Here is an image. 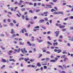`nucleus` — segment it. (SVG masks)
Here are the masks:
<instances>
[{"mask_svg": "<svg viewBox=\"0 0 73 73\" xmlns=\"http://www.w3.org/2000/svg\"><path fill=\"white\" fill-rule=\"evenodd\" d=\"M21 50V49L20 48H19L18 50H17L16 49H14L15 52H13V53H14V54H16V53L17 52V53H19L20 52V51Z\"/></svg>", "mask_w": 73, "mask_h": 73, "instance_id": "nucleus-1", "label": "nucleus"}, {"mask_svg": "<svg viewBox=\"0 0 73 73\" xmlns=\"http://www.w3.org/2000/svg\"><path fill=\"white\" fill-rule=\"evenodd\" d=\"M54 51L55 52H57V53H60L62 52V51H61V50L58 49L57 50V49H56L54 50Z\"/></svg>", "mask_w": 73, "mask_h": 73, "instance_id": "nucleus-2", "label": "nucleus"}, {"mask_svg": "<svg viewBox=\"0 0 73 73\" xmlns=\"http://www.w3.org/2000/svg\"><path fill=\"white\" fill-rule=\"evenodd\" d=\"M59 33H60V31H56L55 32V33L56 34L55 35L56 37V38L58 36V35H59Z\"/></svg>", "mask_w": 73, "mask_h": 73, "instance_id": "nucleus-3", "label": "nucleus"}, {"mask_svg": "<svg viewBox=\"0 0 73 73\" xmlns=\"http://www.w3.org/2000/svg\"><path fill=\"white\" fill-rule=\"evenodd\" d=\"M12 52H13V51L12 50H10L7 53L9 55H11V53H12Z\"/></svg>", "mask_w": 73, "mask_h": 73, "instance_id": "nucleus-4", "label": "nucleus"}, {"mask_svg": "<svg viewBox=\"0 0 73 73\" xmlns=\"http://www.w3.org/2000/svg\"><path fill=\"white\" fill-rule=\"evenodd\" d=\"M53 46H57L58 45V43L57 42H54L53 43Z\"/></svg>", "mask_w": 73, "mask_h": 73, "instance_id": "nucleus-5", "label": "nucleus"}, {"mask_svg": "<svg viewBox=\"0 0 73 73\" xmlns=\"http://www.w3.org/2000/svg\"><path fill=\"white\" fill-rule=\"evenodd\" d=\"M29 60V59L28 58H25L24 59V61H25L26 62H27Z\"/></svg>", "mask_w": 73, "mask_h": 73, "instance_id": "nucleus-6", "label": "nucleus"}, {"mask_svg": "<svg viewBox=\"0 0 73 73\" xmlns=\"http://www.w3.org/2000/svg\"><path fill=\"white\" fill-rule=\"evenodd\" d=\"M44 21H45L44 19H42L40 21L39 23H44Z\"/></svg>", "mask_w": 73, "mask_h": 73, "instance_id": "nucleus-7", "label": "nucleus"}, {"mask_svg": "<svg viewBox=\"0 0 73 73\" xmlns=\"http://www.w3.org/2000/svg\"><path fill=\"white\" fill-rule=\"evenodd\" d=\"M27 44H29V46H32V44L31 43V42H30L29 41H28L27 42Z\"/></svg>", "mask_w": 73, "mask_h": 73, "instance_id": "nucleus-8", "label": "nucleus"}, {"mask_svg": "<svg viewBox=\"0 0 73 73\" xmlns=\"http://www.w3.org/2000/svg\"><path fill=\"white\" fill-rule=\"evenodd\" d=\"M68 60H69V59L68 58H65L64 60V62H65L66 61H68Z\"/></svg>", "mask_w": 73, "mask_h": 73, "instance_id": "nucleus-9", "label": "nucleus"}, {"mask_svg": "<svg viewBox=\"0 0 73 73\" xmlns=\"http://www.w3.org/2000/svg\"><path fill=\"white\" fill-rule=\"evenodd\" d=\"M46 7H48L49 8H52V5H46Z\"/></svg>", "mask_w": 73, "mask_h": 73, "instance_id": "nucleus-10", "label": "nucleus"}, {"mask_svg": "<svg viewBox=\"0 0 73 73\" xmlns=\"http://www.w3.org/2000/svg\"><path fill=\"white\" fill-rule=\"evenodd\" d=\"M1 61L2 62H6V60L4 58L2 59Z\"/></svg>", "mask_w": 73, "mask_h": 73, "instance_id": "nucleus-11", "label": "nucleus"}, {"mask_svg": "<svg viewBox=\"0 0 73 73\" xmlns=\"http://www.w3.org/2000/svg\"><path fill=\"white\" fill-rule=\"evenodd\" d=\"M11 34H14L15 33V32H14V30L13 29H11Z\"/></svg>", "mask_w": 73, "mask_h": 73, "instance_id": "nucleus-12", "label": "nucleus"}, {"mask_svg": "<svg viewBox=\"0 0 73 73\" xmlns=\"http://www.w3.org/2000/svg\"><path fill=\"white\" fill-rule=\"evenodd\" d=\"M37 66H39V67H40V66H41V65L40 64V63L39 62H38L37 63Z\"/></svg>", "mask_w": 73, "mask_h": 73, "instance_id": "nucleus-13", "label": "nucleus"}, {"mask_svg": "<svg viewBox=\"0 0 73 73\" xmlns=\"http://www.w3.org/2000/svg\"><path fill=\"white\" fill-rule=\"evenodd\" d=\"M50 61L51 62H56V60H50Z\"/></svg>", "mask_w": 73, "mask_h": 73, "instance_id": "nucleus-14", "label": "nucleus"}, {"mask_svg": "<svg viewBox=\"0 0 73 73\" xmlns=\"http://www.w3.org/2000/svg\"><path fill=\"white\" fill-rule=\"evenodd\" d=\"M56 26H57V27H58V26H59V27H60V25H61L60 24H58L56 23Z\"/></svg>", "mask_w": 73, "mask_h": 73, "instance_id": "nucleus-15", "label": "nucleus"}, {"mask_svg": "<svg viewBox=\"0 0 73 73\" xmlns=\"http://www.w3.org/2000/svg\"><path fill=\"white\" fill-rule=\"evenodd\" d=\"M61 25L60 26V27H59L60 28H65V26L63 25L61 26Z\"/></svg>", "mask_w": 73, "mask_h": 73, "instance_id": "nucleus-16", "label": "nucleus"}, {"mask_svg": "<svg viewBox=\"0 0 73 73\" xmlns=\"http://www.w3.org/2000/svg\"><path fill=\"white\" fill-rule=\"evenodd\" d=\"M23 50L24 52H25V53H27L28 52H27V51L25 49V48H23Z\"/></svg>", "mask_w": 73, "mask_h": 73, "instance_id": "nucleus-17", "label": "nucleus"}, {"mask_svg": "<svg viewBox=\"0 0 73 73\" xmlns=\"http://www.w3.org/2000/svg\"><path fill=\"white\" fill-rule=\"evenodd\" d=\"M56 11L53 9L51 10V12H53L54 11L56 12Z\"/></svg>", "mask_w": 73, "mask_h": 73, "instance_id": "nucleus-18", "label": "nucleus"}, {"mask_svg": "<svg viewBox=\"0 0 73 73\" xmlns=\"http://www.w3.org/2000/svg\"><path fill=\"white\" fill-rule=\"evenodd\" d=\"M5 67V65H3L1 68V69H3Z\"/></svg>", "mask_w": 73, "mask_h": 73, "instance_id": "nucleus-19", "label": "nucleus"}, {"mask_svg": "<svg viewBox=\"0 0 73 73\" xmlns=\"http://www.w3.org/2000/svg\"><path fill=\"white\" fill-rule=\"evenodd\" d=\"M47 44H49V45H52V43L48 41L47 42Z\"/></svg>", "mask_w": 73, "mask_h": 73, "instance_id": "nucleus-20", "label": "nucleus"}, {"mask_svg": "<svg viewBox=\"0 0 73 73\" xmlns=\"http://www.w3.org/2000/svg\"><path fill=\"white\" fill-rule=\"evenodd\" d=\"M65 56H66V55H63L61 57V58H65Z\"/></svg>", "mask_w": 73, "mask_h": 73, "instance_id": "nucleus-21", "label": "nucleus"}, {"mask_svg": "<svg viewBox=\"0 0 73 73\" xmlns=\"http://www.w3.org/2000/svg\"><path fill=\"white\" fill-rule=\"evenodd\" d=\"M42 54H40V55L38 57V58H40L41 57H42Z\"/></svg>", "mask_w": 73, "mask_h": 73, "instance_id": "nucleus-22", "label": "nucleus"}, {"mask_svg": "<svg viewBox=\"0 0 73 73\" xmlns=\"http://www.w3.org/2000/svg\"><path fill=\"white\" fill-rule=\"evenodd\" d=\"M24 42L23 43H22V42H19V44L21 45H24Z\"/></svg>", "mask_w": 73, "mask_h": 73, "instance_id": "nucleus-23", "label": "nucleus"}, {"mask_svg": "<svg viewBox=\"0 0 73 73\" xmlns=\"http://www.w3.org/2000/svg\"><path fill=\"white\" fill-rule=\"evenodd\" d=\"M48 12L47 11L44 12L43 13V15H45V14H48Z\"/></svg>", "mask_w": 73, "mask_h": 73, "instance_id": "nucleus-24", "label": "nucleus"}, {"mask_svg": "<svg viewBox=\"0 0 73 73\" xmlns=\"http://www.w3.org/2000/svg\"><path fill=\"white\" fill-rule=\"evenodd\" d=\"M69 40L71 41H73V38H71L69 39Z\"/></svg>", "mask_w": 73, "mask_h": 73, "instance_id": "nucleus-25", "label": "nucleus"}, {"mask_svg": "<svg viewBox=\"0 0 73 73\" xmlns=\"http://www.w3.org/2000/svg\"><path fill=\"white\" fill-rule=\"evenodd\" d=\"M16 41H19V38H15L14 39Z\"/></svg>", "mask_w": 73, "mask_h": 73, "instance_id": "nucleus-26", "label": "nucleus"}, {"mask_svg": "<svg viewBox=\"0 0 73 73\" xmlns=\"http://www.w3.org/2000/svg\"><path fill=\"white\" fill-rule=\"evenodd\" d=\"M24 59V58L22 57L19 59V61H21V60H23Z\"/></svg>", "mask_w": 73, "mask_h": 73, "instance_id": "nucleus-27", "label": "nucleus"}, {"mask_svg": "<svg viewBox=\"0 0 73 73\" xmlns=\"http://www.w3.org/2000/svg\"><path fill=\"white\" fill-rule=\"evenodd\" d=\"M58 14H62V15L63 14V12H59L58 13Z\"/></svg>", "mask_w": 73, "mask_h": 73, "instance_id": "nucleus-28", "label": "nucleus"}, {"mask_svg": "<svg viewBox=\"0 0 73 73\" xmlns=\"http://www.w3.org/2000/svg\"><path fill=\"white\" fill-rule=\"evenodd\" d=\"M10 24L12 26V27H13V25H14V24H13V23H10Z\"/></svg>", "mask_w": 73, "mask_h": 73, "instance_id": "nucleus-29", "label": "nucleus"}, {"mask_svg": "<svg viewBox=\"0 0 73 73\" xmlns=\"http://www.w3.org/2000/svg\"><path fill=\"white\" fill-rule=\"evenodd\" d=\"M49 58H46V61H49Z\"/></svg>", "mask_w": 73, "mask_h": 73, "instance_id": "nucleus-30", "label": "nucleus"}, {"mask_svg": "<svg viewBox=\"0 0 73 73\" xmlns=\"http://www.w3.org/2000/svg\"><path fill=\"white\" fill-rule=\"evenodd\" d=\"M44 19L45 21H46L48 20V19L47 18H45Z\"/></svg>", "mask_w": 73, "mask_h": 73, "instance_id": "nucleus-31", "label": "nucleus"}, {"mask_svg": "<svg viewBox=\"0 0 73 73\" xmlns=\"http://www.w3.org/2000/svg\"><path fill=\"white\" fill-rule=\"evenodd\" d=\"M21 11H25V8H23L21 9Z\"/></svg>", "mask_w": 73, "mask_h": 73, "instance_id": "nucleus-32", "label": "nucleus"}, {"mask_svg": "<svg viewBox=\"0 0 73 73\" xmlns=\"http://www.w3.org/2000/svg\"><path fill=\"white\" fill-rule=\"evenodd\" d=\"M21 50L22 53H23V54H25V52H24V51L23 50V49H21Z\"/></svg>", "mask_w": 73, "mask_h": 73, "instance_id": "nucleus-33", "label": "nucleus"}, {"mask_svg": "<svg viewBox=\"0 0 73 73\" xmlns=\"http://www.w3.org/2000/svg\"><path fill=\"white\" fill-rule=\"evenodd\" d=\"M53 14L54 15H58V13H57V12H54V13H53Z\"/></svg>", "mask_w": 73, "mask_h": 73, "instance_id": "nucleus-34", "label": "nucleus"}, {"mask_svg": "<svg viewBox=\"0 0 73 73\" xmlns=\"http://www.w3.org/2000/svg\"><path fill=\"white\" fill-rule=\"evenodd\" d=\"M47 38H48V39H49V40H51V38H50V37L48 36Z\"/></svg>", "mask_w": 73, "mask_h": 73, "instance_id": "nucleus-35", "label": "nucleus"}, {"mask_svg": "<svg viewBox=\"0 0 73 73\" xmlns=\"http://www.w3.org/2000/svg\"><path fill=\"white\" fill-rule=\"evenodd\" d=\"M29 5H33V3L31 2H30L29 3Z\"/></svg>", "mask_w": 73, "mask_h": 73, "instance_id": "nucleus-36", "label": "nucleus"}, {"mask_svg": "<svg viewBox=\"0 0 73 73\" xmlns=\"http://www.w3.org/2000/svg\"><path fill=\"white\" fill-rule=\"evenodd\" d=\"M39 30V29H34V31H38Z\"/></svg>", "mask_w": 73, "mask_h": 73, "instance_id": "nucleus-37", "label": "nucleus"}, {"mask_svg": "<svg viewBox=\"0 0 73 73\" xmlns=\"http://www.w3.org/2000/svg\"><path fill=\"white\" fill-rule=\"evenodd\" d=\"M40 27L38 26H37L34 27V28L36 29V28H39Z\"/></svg>", "mask_w": 73, "mask_h": 73, "instance_id": "nucleus-38", "label": "nucleus"}, {"mask_svg": "<svg viewBox=\"0 0 73 73\" xmlns=\"http://www.w3.org/2000/svg\"><path fill=\"white\" fill-rule=\"evenodd\" d=\"M1 48L3 49V50H4L5 49V48L3 47L2 46H1Z\"/></svg>", "mask_w": 73, "mask_h": 73, "instance_id": "nucleus-39", "label": "nucleus"}, {"mask_svg": "<svg viewBox=\"0 0 73 73\" xmlns=\"http://www.w3.org/2000/svg\"><path fill=\"white\" fill-rule=\"evenodd\" d=\"M69 18L70 19H73V16H71L69 17Z\"/></svg>", "mask_w": 73, "mask_h": 73, "instance_id": "nucleus-40", "label": "nucleus"}, {"mask_svg": "<svg viewBox=\"0 0 73 73\" xmlns=\"http://www.w3.org/2000/svg\"><path fill=\"white\" fill-rule=\"evenodd\" d=\"M7 21L9 23H10V22H11V19H8Z\"/></svg>", "mask_w": 73, "mask_h": 73, "instance_id": "nucleus-41", "label": "nucleus"}, {"mask_svg": "<svg viewBox=\"0 0 73 73\" xmlns=\"http://www.w3.org/2000/svg\"><path fill=\"white\" fill-rule=\"evenodd\" d=\"M46 53H47V54H50V52L49 51H47L46 52Z\"/></svg>", "mask_w": 73, "mask_h": 73, "instance_id": "nucleus-42", "label": "nucleus"}, {"mask_svg": "<svg viewBox=\"0 0 73 73\" xmlns=\"http://www.w3.org/2000/svg\"><path fill=\"white\" fill-rule=\"evenodd\" d=\"M38 42H42V40H40L38 41Z\"/></svg>", "mask_w": 73, "mask_h": 73, "instance_id": "nucleus-43", "label": "nucleus"}, {"mask_svg": "<svg viewBox=\"0 0 73 73\" xmlns=\"http://www.w3.org/2000/svg\"><path fill=\"white\" fill-rule=\"evenodd\" d=\"M36 5H37V3H35L34 4V7H36Z\"/></svg>", "mask_w": 73, "mask_h": 73, "instance_id": "nucleus-44", "label": "nucleus"}, {"mask_svg": "<svg viewBox=\"0 0 73 73\" xmlns=\"http://www.w3.org/2000/svg\"><path fill=\"white\" fill-rule=\"evenodd\" d=\"M21 4H22V3L21 2H19L18 3V5H19V6H20Z\"/></svg>", "mask_w": 73, "mask_h": 73, "instance_id": "nucleus-45", "label": "nucleus"}, {"mask_svg": "<svg viewBox=\"0 0 73 73\" xmlns=\"http://www.w3.org/2000/svg\"><path fill=\"white\" fill-rule=\"evenodd\" d=\"M29 12L30 13H33V11H32V10H30L29 11Z\"/></svg>", "mask_w": 73, "mask_h": 73, "instance_id": "nucleus-46", "label": "nucleus"}, {"mask_svg": "<svg viewBox=\"0 0 73 73\" xmlns=\"http://www.w3.org/2000/svg\"><path fill=\"white\" fill-rule=\"evenodd\" d=\"M44 69H46L47 68V67H46V66H44Z\"/></svg>", "mask_w": 73, "mask_h": 73, "instance_id": "nucleus-47", "label": "nucleus"}, {"mask_svg": "<svg viewBox=\"0 0 73 73\" xmlns=\"http://www.w3.org/2000/svg\"><path fill=\"white\" fill-rule=\"evenodd\" d=\"M68 20V17H67L65 18L64 19V21H66V20Z\"/></svg>", "mask_w": 73, "mask_h": 73, "instance_id": "nucleus-48", "label": "nucleus"}, {"mask_svg": "<svg viewBox=\"0 0 73 73\" xmlns=\"http://www.w3.org/2000/svg\"><path fill=\"white\" fill-rule=\"evenodd\" d=\"M58 41H59L60 42H62V40L61 39H59L58 40Z\"/></svg>", "mask_w": 73, "mask_h": 73, "instance_id": "nucleus-49", "label": "nucleus"}, {"mask_svg": "<svg viewBox=\"0 0 73 73\" xmlns=\"http://www.w3.org/2000/svg\"><path fill=\"white\" fill-rule=\"evenodd\" d=\"M22 19H23V20H24V18H25V17H24V15H22Z\"/></svg>", "mask_w": 73, "mask_h": 73, "instance_id": "nucleus-50", "label": "nucleus"}, {"mask_svg": "<svg viewBox=\"0 0 73 73\" xmlns=\"http://www.w3.org/2000/svg\"><path fill=\"white\" fill-rule=\"evenodd\" d=\"M58 57H56L55 58V61H56L57 60H58Z\"/></svg>", "mask_w": 73, "mask_h": 73, "instance_id": "nucleus-51", "label": "nucleus"}, {"mask_svg": "<svg viewBox=\"0 0 73 73\" xmlns=\"http://www.w3.org/2000/svg\"><path fill=\"white\" fill-rule=\"evenodd\" d=\"M54 9H55V10H56V11H57L58 10V9H57V7H54Z\"/></svg>", "mask_w": 73, "mask_h": 73, "instance_id": "nucleus-52", "label": "nucleus"}, {"mask_svg": "<svg viewBox=\"0 0 73 73\" xmlns=\"http://www.w3.org/2000/svg\"><path fill=\"white\" fill-rule=\"evenodd\" d=\"M70 30H73V27H70Z\"/></svg>", "mask_w": 73, "mask_h": 73, "instance_id": "nucleus-53", "label": "nucleus"}, {"mask_svg": "<svg viewBox=\"0 0 73 73\" xmlns=\"http://www.w3.org/2000/svg\"><path fill=\"white\" fill-rule=\"evenodd\" d=\"M66 33H67V35H69L70 34V32H66Z\"/></svg>", "mask_w": 73, "mask_h": 73, "instance_id": "nucleus-54", "label": "nucleus"}, {"mask_svg": "<svg viewBox=\"0 0 73 73\" xmlns=\"http://www.w3.org/2000/svg\"><path fill=\"white\" fill-rule=\"evenodd\" d=\"M23 30L25 32H27V30H26V29H25V28H23Z\"/></svg>", "mask_w": 73, "mask_h": 73, "instance_id": "nucleus-55", "label": "nucleus"}, {"mask_svg": "<svg viewBox=\"0 0 73 73\" xmlns=\"http://www.w3.org/2000/svg\"><path fill=\"white\" fill-rule=\"evenodd\" d=\"M13 23H16V21L15 20H13Z\"/></svg>", "mask_w": 73, "mask_h": 73, "instance_id": "nucleus-56", "label": "nucleus"}, {"mask_svg": "<svg viewBox=\"0 0 73 73\" xmlns=\"http://www.w3.org/2000/svg\"><path fill=\"white\" fill-rule=\"evenodd\" d=\"M1 37H4V34H1Z\"/></svg>", "mask_w": 73, "mask_h": 73, "instance_id": "nucleus-57", "label": "nucleus"}, {"mask_svg": "<svg viewBox=\"0 0 73 73\" xmlns=\"http://www.w3.org/2000/svg\"><path fill=\"white\" fill-rule=\"evenodd\" d=\"M12 36H13V37H16V35L15 34H13L12 35Z\"/></svg>", "mask_w": 73, "mask_h": 73, "instance_id": "nucleus-58", "label": "nucleus"}, {"mask_svg": "<svg viewBox=\"0 0 73 73\" xmlns=\"http://www.w3.org/2000/svg\"><path fill=\"white\" fill-rule=\"evenodd\" d=\"M37 16H35L34 17V20H35V19H37Z\"/></svg>", "mask_w": 73, "mask_h": 73, "instance_id": "nucleus-59", "label": "nucleus"}, {"mask_svg": "<svg viewBox=\"0 0 73 73\" xmlns=\"http://www.w3.org/2000/svg\"><path fill=\"white\" fill-rule=\"evenodd\" d=\"M46 50H42V52L44 53L45 52H46Z\"/></svg>", "mask_w": 73, "mask_h": 73, "instance_id": "nucleus-60", "label": "nucleus"}, {"mask_svg": "<svg viewBox=\"0 0 73 73\" xmlns=\"http://www.w3.org/2000/svg\"><path fill=\"white\" fill-rule=\"evenodd\" d=\"M39 11H40V10H36V12H39Z\"/></svg>", "mask_w": 73, "mask_h": 73, "instance_id": "nucleus-61", "label": "nucleus"}, {"mask_svg": "<svg viewBox=\"0 0 73 73\" xmlns=\"http://www.w3.org/2000/svg\"><path fill=\"white\" fill-rule=\"evenodd\" d=\"M25 35L27 36H28V34L27 33H25Z\"/></svg>", "mask_w": 73, "mask_h": 73, "instance_id": "nucleus-62", "label": "nucleus"}, {"mask_svg": "<svg viewBox=\"0 0 73 73\" xmlns=\"http://www.w3.org/2000/svg\"><path fill=\"white\" fill-rule=\"evenodd\" d=\"M63 66L65 68H66V66L65 65H63Z\"/></svg>", "mask_w": 73, "mask_h": 73, "instance_id": "nucleus-63", "label": "nucleus"}, {"mask_svg": "<svg viewBox=\"0 0 73 73\" xmlns=\"http://www.w3.org/2000/svg\"><path fill=\"white\" fill-rule=\"evenodd\" d=\"M31 66L32 68H35V66H34L33 65H32Z\"/></svg>", "mask_w": 73, "mask_h": 73, "instance_id": "nucleus-64", "label": "nucleus"}]
</instances>
